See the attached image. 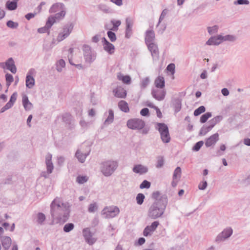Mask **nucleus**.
<instances>
[{"label":"nucleus","mask_w":250,"mask_h":250,"mask_svg":"<svg viewBox=\"0 0 250 250\" xmlns=\"http://www.w3.org/2000/svg\"><path fill=\"white\" fill-rule=\"evenodd\" d=\"M70 206L67 202H62L60 198L56 197L50 205V213L52 221L56 223L63 224L66 222L69 217Z\"/></svg>","instance_id":"1"},{"label":"nucleus","mask_w":250,"mask_h":250,"mask_svg":"<svg viewBox=\"0 0 250 250\" xmlns=\"http://www.w3.org/2000/svg\"><path fill=\"white\" fill-rule=\"evenodd\" d=\"M152 198L155 201L149 207L147 215L155 220L162 217L166 209L168 199L167 195L163 194L158 191L153 192Z\"/></svg>","instance_id":"2"},{"label":"nucleus","mask_w":250,"mask_h":250,"mask_svg":"<svg viewBox=\"0 0 250 250\" xmlns=\"http://www.w3.org/2000/svg\"><path fill=\"white\" fill-rule=\"evenodd\" d=\"M118 166L119 163L117 161L107 160L100 163V170L104 176L109 177L115 172Z\"/></svg>","instance_id":"3"},{"label":"nucleus","mask_w":250,"mask_h":250,"mask_svg":"<svg viewBox=\"0 0 250 250\" xmlns=\"http://www.w3.org/2000/svg\"><path fill=\"white\" fill-rule=\"evenodd\" d=\"M155 128L160 134L161 139L164 143H168L170 141V136L167 125L165 123H158Z\"/></svg>","instance_id":"4"},{"label":"nucleus","mask_w":250,"mask_h":250,"mask_svg":"<svg viewBox=\"0 0 250 250\" xmlns=\"http://www.w3.org/2000/svg\"><path fill=\"white\" fill-rule=\"evenodd\" d=\"M83 55L85 62L91 64L96 59L97 53L91 47L86 44L83 46Z\"/></svg>","instance_id":"5"},{"label":"nucleus","mask_w":250,"mask_h":250,"mask_svg":"<svg viewBox=\"0 0 250 250\" xmlns=\"http://www.w3.org/2000/svg\"><path fill=\"white\" fill-rule=\"evenodd\" d=\"M74 26V25L72 22L64 25L62 27V31L59 33L57 37V41L60 42L67 38L72 32Z\"/></svg>","instance_id":"6"},{"label":"nucleus","mask_w":250,"mask_h":250,"mask_svg":"<svg viewBox=\"0 0 250 250\" xmlns=\"http://www.w3.org/2000/svg\"><path fill=\"white\" fill-rule=\"evenodd\" d=\"M120 213V209L117 206L105 207L102 211L106 218H112L117 216Z\"/></svg>","instance_id":"7"},{"label":"nucleus","mask_w":250,"mask_h":250,"mask_svg":"<svg viewBox=\"0 0 250 250\" xmlns=\"http://www.w3.org/2000/svg\"><path fill=\"white\" fill-rule=\"evenodd\" d=\"M126 125L129 128L131 129L140 130L144 127L145 123L142 119L134 118L128 120L127 122Z\"/></svg>","instance_id":"8"},{"label":"nucleus","mask_w":250,"mask_h":250,"mask_svg":"<svg viewBox=\"0 0 250 250\" xmlns=\"http://www.w3.org/2000/svg\"><path fill=\"white\" fill-rule=\"evenodd\" d=\"M233 230L231 228H227L216 236L215 242L220 243L229 238L232 234Z\"/></svg>","instance_id":"9"},{"label":"nucleus","mask_w":250,"mask_h":250,"mask_svg":"<svg viewBox=\"0 0 250 250\" xmlns=\"http://www.w3.org/2000/svg\"><path fill=\"white\" fill-rule=\"evenodd\" d=\"M65 11L62 10L54 15L50 16L47 19L49 26H52L55 22L62 20L65 17Z\"/></svg>","instance_id":"10"},{"label":"nucleus","mask_w":250,"mask_h":250,"mask_svg":"<svg viewBox=\"0 0 250 250\" xmlns=\"http://www.w3.org/2000/svg\"><path fill=\"white\" fill-rule=\"evenodd\" d=\"M151 94L154 99L159 101H161L165 99L166 91L163 88H153L151 90Z\"/></svg>","instance_id":"11"},{"label":"nucleus","mask_w":250,"mask_h":250,"mask_svg":"<svg viewBox=\"0 0 250 250\" xmlns=\"http://www.w3.org/2000/svg\"><path fill=\"white\" fill-rule=\"evenodd\" d=\"M149 51L151 52L153 61H157L159 58V51L157 45L154 43L146 44Z\"/></svg>","instance_id":"12"},{"label":"nucleus","mask_w":250,"mask_h":250,"mask_svg":"<svg viewBox=\"0 0 250 250\" xmlns=\"http://www.w3.org/2000/svg\"><path fill=\"white\" fill-rule=\"evenodd\" d=\"M83 234L85 240V242L89 245H92L95 243L96 239L92 237V233L90 230V229L86 228L83 230Z\"/></svg>","instance_id":"13"},{"label":"nucleus","mask_w":250,"mask_h":250,"mask_svg":"<svg viewBox=\"0 0 250 250\" xmlns=\"http://www.w3.org/2000/svg\"><path fill=\"white\" fill-rule=\"evenodd\" d=\"M17 98V93H13L10 97V100L0 110V113L4 112L5 111L10 109L14 104Z\"/></svg>","instance_id":"14"},{"label":"nucleus","mask_w":250,"mask_h":250,"mask_svg":"<svg viewBox=\"0 0 250 250\" xmlns=\"http://www.w3.org/2000/svg\"><path fill=\"white\" fill-rule=\"evenodd\" d=\"M159 225V223L158 221H154L152 223L150 226H146L143 231L144 236L146 237L151 235L152 233L156 230Z\"/></svg>","instance_id":"15"},{"label":"nucleus","mask_w":250,"mask_h":250,"mask_svg":"<svg viewBox=\"0 0 250 250\" xmlns=\"http://www.w3.org/2000/svg\"><path fill=\"white\" fill-rule=\"evenodd\" d=\"M102 42L104 50L109 54H112L114 52L115 47L113 44L109 42L104 37L102 38Z\"/></svg>","instance_id":"16"},{"label":"nucleus","mask_w":250,"mask_h":250,"mask_svg":"<svg viewBox=\"0 0 250 250\" xmlns=\"http://www.w3.org/2000/svg\"><path fill=\"white\" fill-rule=\"evenodd\" d=\"M134 23L133 20L131 18H127L125 19L126 28H125V38L128 39L132 34V27Z\"/></svg>","instance_id":"17"},{"label":"nucleus","mask_w":250,"mask_h":250,"mask_svg":"<svg viewBox=\"0 0 250 250\" xmlns=\"http://www.w3.org/2000/svg\"><path fill=\"white\" fill-rule=\"evenodd\" d=\"M222 42L221 35L211 37L206 42L208 45H218Z\"/></svg>","instance_id":"18"},{"label":"nucleus","mask_w":250,"mask_h":250,"mask_svg":"<svg viewBox=\"0 0 250 250\" xmlns=\"http://www.w3.org/2000/svg\"><path fill=\"white\" fill-rule=\"evenodd\" d=\"M155 36L154 31L150 29H148L145 33V42L146 44L151 43H154L155 41Z\"/></svg>","instance_id":"19"},{"label":"nucleus","mask_w":250,"mask_h":250,"mask_svg":"<svg viewBox=\"0 0 250 250\" xmlns=\"http://www.w3.org/2000/svg\"><path fill=\"white\" fill-rule=\"evenodd\" d=\"M218 140L219 134L218 133H216L206 139L205 141V146L207 147L214 146Z\"/></svg>","instance_id":"20"},{"label":"nucleus","mask_w":250,"mask_h":250,"mask_svg":"<svg viewBox=\"0 0 250 250\" xmlns=\"http://www.w3.org/2000/svg\"><path fill=\"white\" fill-rule=\"evenodd\" d=\"M45 164L47 174H50L52 172L54 166L52 162V155L49 153H47L45 156Z\"/></svg>","instance_id":"21"},{"label":"nucleus","mask_w":250,"mask_h":250,"mask_svg":"<svg viewBox=\"0 0 250 250\" xmlns=\"http://www.w3.org/2000/svg\"><path fill=\"white\" fill-rule=\"evenodd\" d=\"M90 152V150H89L87 152L83 153L81 149H78L75 153V157L80 163H83L85 162L86 158L89 155Z\"/></svg>","instance_id":"22"},{"label":"nucleus","mask_w":250,"mask_h":250,"mask_svg":"<svg viewBox=\"0 0 250 250\" xmlns=\"http://www.w3.org/2000/svg\"><path fill=\"white\" fill-rule=\"evenodd\" d=\"M34 69H30L26 77V86L28 88H32L35 85V79L31 75Z\"/></svg>","instance_id":"23"},{"label":"nucleus","mask_w":250,"mask_h":250,"mask_svg":"<svg viewBox=\"0 0 250 250\" xmlns=\"http://www.w3.org/2000/svg\"><path fill=\"white\" fill-rule=\"evenodd\" d=\"M132 171L135 173L142 175L146 173L148 171V168L146 166L139 164L134 166Z\"/></svg>","instance_id":"24"},{"label":"nucleus","mask_w":250,"mask_h":250,"mask_svg":"<svg viewBox=\"0 0 250 250\" xmlns=\"http://www.w3.org/2000/svg\"><path fill=\"white\" fill-rule=\"evenodd\" d=\"M114 96L120 98H125L126 96V90L121 86L117 87L113 91Z\"/></svg>","instance_id":"25"},{"label":"nucleus","mask_w":250,"mask_h":250,"mask_svg":"<svg viewBox=\"0 0 250 250\" xmlns=\"http://www.w3.org/2000/svg\"><path fill=\"white\" fill-rule=\"evenodd\" d=\"M6 68L10 71L12 73L15 74L17 72V68L15 64V62L12 58H9L6 61Z\"/></svg>","instance_id":"26"},{"label":"nucleus","mask_w":250,"mask_h":250,"mask_svg":"<svg viewBox=\"0 0 250 250\" xmlns=\"http://www.w3.org/2000/svg\"><path fill=\"white\" fill-rule=\"evenodd\" d=\"M0 239L3 248L5 250H8L12 244V240L11 238L9 236H5L0 237Z\"/></svg>","instance_id":"27"},{"label":"nucleus","mask_w":250,"mask_h":250,"mask_svg":"<svg viewBox=\"0 0 250 250\" xmlns=\"http://www.w3.org/2000/svg\"><path fill=\"white\" fill-rule=\"evenodd\" d=\"M22 103L26 111L30 110L33 108V104L29 101L28 96L26 95L22 96Z\"/></svg>","instance_id":"28"},{"label":"nucleus","mask_w":250,"mask_h":250,"mask_svg":"<svg viewBox=\"0 0 250 250\" xmlns=\"http://www.w3.org/2000/svg\"><path fill=\"white\" fill-rule=\"evenodd\" d=\"M64 5L62 3H56L53 4L49 10L50 13H56L64 10Z\"/></svg>","instance_id":"29"},{"label":"nucleus","mask_w":250,"mask_h":250,"mask_svg":"<svg viewBox=\"0 0 250 250\" xmlns=\"http://www.w3.org/2000/svg\"><path fill=\"white\" fill-rule=\"evenodd\" d=\"M165 79L162 76H158L155 80L154 84L156 88L162 89L165 87Z\"/></svg>","instance_id":"30"},{"label":"nucleus","mask_w":250,"mask_h":250,"mask_svg":"<svg viewBox=\"0 0 250 250\" xmlns=\"http://www.w3.org/2000/svg\"><path fill=\"white\" fill-rule=\"evenodd\" d=\"M221 39L222 42L226 41L234 42L237 40V38L235 35H226L225 36L221 35Z\"/></svg>","instance_id":"31"},{"label":"nucleus","mask_w":250,"mask_h":250,"mask_svg":"<svg viewBox=\"0 0 250 250\" xmlns=\"http://www.w3.org/2000/svg\"><path fill=\"white\" fill-rule=\"evenodd\" d=\"M118 106L120 109L124 112L127 113L129 111L128 104L125 101H120L118 103Z\"/></svg>","instance_id":"32"},{"label":"nucleus","mask_w":250,"mask_h":250,"mask_svg":"<svg viewBox=\"0 0 250 250\" xmlns=\"http://www.w3.org/2000/svg\"><path fill=\"white\" fill-rule=\"evenodd\" d=\"M173 106L175 113H177L181 109V100L178 98L175 99L173 101Z\"/></svg>","instance_id":"33"},{"label":"nucleus","mask_w":250,"mask_h":250,"mask_svg":"<svg viewBox=\"0 0 250 250\" xmlns=\"http://www.w3.org/2000/svg\"><path fill=\"white\" fill-rule=\"evenodd\" d=\"M111 23L113 25V27L110 29L114 31H117L118 30L119 26L121 24L120 20H116L114 19L111 20Z\"/></svg>","instance_id":"34"},{"label":"nucleus","mask_w":250,"mask_h":250,"mask_svg":"<svg viewBox=\"0 0 250 250\" xmlns=\"http://www.w3.org/2000/svg\"><path fill=\"white\" fill-rule=\"evenodd\" d=\"M6 6L9 10H15L17 7V2L13 0L11 1H8L6 3Z\"/></svg>","instance_id":"35"},{"label":"nucleus","mask_w":250,"mask_h":250,"mask_svg":"<svg viewBox=\"0 0 250 250\" xmlns=\"http://www.w3.org/2000/svg\"><path fill=\"white\" fill-rule=\"evenodd\" d=\"M118 78L119 80L122 81V82L125 84H129L131 82V78L130 76L128 75L124 76L120 74L118 75Z\"/></svg>","instance_id":"36"},{"label":"nucleus","mask_w":250,"mask_h":250,"mask_svg":"<svg viewBox=\"0 0 250 250\" xmlns=\"http://www.w3.org/2000/svg\"><path fill=\"white\" fill-rule=\"evenodd\" d=\"M114 113L112 110L110 109L108 111V116L104 121V124H110L113 122Z\"/></svg>","instance_id":"37"},{"label":"nucleus","mask_w":250,"mask_h":250,"mask_svg":"<svg viewBox=\"0 0 250 250\" xmlns=\"http://www.w3.org/2000/svg\"><path fill=\"white\" fill-rule=\"evenodd\" d=\"M98 204L96 202H93L89 204L88 208V211L89 213H94L98 210Z\"/></svg>","instance_id":"38"},{"label":"nucleus","mask_w":250,"mask_h":250,"mask_svg":"<svg viewBox=\"0 0 250 250\" xmlns=\"http://www.w3.org/2000/svg\"><path fill=\"white\" fill-rule=\"evenodd\" d=\"M65 62L62 59L60 60L56 64V69L58 72H61L62 68L65 67Z\"/></svg>","instance_id":"39"},{"label":"nucleus","mask_w":250,"mask_h":250,"mask_svg":"<svg viewBox=\"0 0 250 250\" xmlns=\"http://www.w3.org/2000/svg\"><path fill=\"white\" fill-rule=\"evenodd\" d=\"M150 80L149 78L148 77H146L144 79H143L140 83V87L141 88L145 89L146 87V86L148 85L149 83Z\"/></svg>","instance_id":"40"},{"label":"nucleus","mask_w":250,"mask_h":250,"mask_svg":"<svg viewBox=\"0 0 250 250\" xmlns=\"http://www.w3.org/2000/svg\"><path fill=\"white\" fill-rule=\"evenodd\" d=\"M181 175V169L180 167H177L174 170L173 175V180H175L180 178Z\"/></svg>","instance_id":"41"},{"label":"nucleus","mask_w":250,"mask_h":250,"mask_svg":"<svg viewBox=\"0 0 250 250\" xmlns=\"http://www.w3.org/2000/svg\"><path fill=\"white\" fill-rule=\"evenodd\" d=\"M45 220V215L42 212H39L37 214V222L38 224L40 225H42L43 224V222Z\"/></svg>","instance_id":"42"},{"label":"nucleus","mask_w":250,"mask_h":250,"mask_svg":"<svg viewBox=\"0 0 250 250\" xmlns=\"http://www.w3.org/2000/svg\"><path fill=\"white\" fill-rule=\"evenodd\" d=\"M164 158L163 156H159L157 157V164L156 167L158 168H161L164 165Z\"/></svg>","instance_id":"43"},{"label":"nucleus","mask_w":250,"mask_h":250,"mask_svg":"<svg viewBox=\"0 0 250 250\" xmlns=\"http://www.w3.org/2000/svg\"><path fill=\"white\" fill-rule=\"evenodd\" d=\"M208 32L209 35L215 34L218 32V26L217 25H214L213 26H209L207 27Z\"/></svg>","instance_id":"44"},{"label":"nucleus","mask_w":250,"mask_h":250,"mask_svg":"<svg viewBox=\"0 0 250 250\" xmlns=\"http://www.w3.org/2000/svg\"><path fill=\"white\" fill-rule=\"evenodd\" d=\"M212 128L209 125L203 126L200 131V134L201 135H205L208 132H209Z\"/></svg>","instance_id":"45"},{"label":"nucleus","mask_w":250,"mask_h":250,"mask_svg":"<svg viewBox=\"0 0 250 250\" xmlns=\"http://www.w3.org/2000/svg\"><path fill=\"white\" fill-rule=\"evenodd\" d=\"M211 112H207L205 114L202 115L200 118V122L201 123H205L207 122L208 119L211 117Z\"/></svg>","instance_id":"46"},{"label":"nucleus","mask_w":250,"mask_h":250,"mask_svg":"<svg viewBox=\"0 0 250 250\" xmlns=\"http://www.w3.org/2000/svg\"><path fill=\"white\" fill-rule=\"evenodd\" d=\"M98 8L105 13H109L111 12V9L104 4H100L98 5Z\"/></svg>","instance_id":"47"},{"label":"nucleus","mask_w":250,"mask_h":250,"mask_svg":"<svg viewBox=\"0 0 250 250\" xmlns=\"http://www.w3.org/2000/svg\"><path fill=\"white\" fill-rule=\"evenodd\" d=\"M74 225L73 223H67L63 227V231L65 232H69L73 229Z\"/></svg>","instance_id":"48"},{"label":"nucleus","mask_w":250,"mask_h":250,"mask_svg":"<svg viewBox=\"0 0 250 250\" xmlns=\"http://www.w3.org/2000/svg\"><path fill=\"white\" fill-rule=\"evenodd\" d=\"M206 110V108L204 106L202 105L195 109L194 111V115L195 116L200 115L201 113L204 112Z\"/></svg>","instance_id":"49"},{"label":"nucleus","mask_w":250,"mask_h":250,"mask_svg":"<svg viewBox=\"0 0 250 250\" xmlns=\"http://www.w3.org/2000/svg\"><path fill=\"white\" fill-rule=\"evenodd\" d=\"M145 198V196L143 193L138 194L136 196L137 203L139 205H142L144 202Z\"/></svg>","instance_id":"50"},{"label":"nucleus","mask_w":250,"mask_h":250,"mask_svg":"<svg viewBox=\"0 0 250 250\" xmlns=\"http://www.w3.org/2000/svg\"><path fill=\"white\" fill-rule=\"evenodd\" d=\"M107 36L109 38L110 41L111 42H114L116 41L117 38H116V34L114 32H112V30L108 31L107 32Z\"/></svg>","instance_id":"51"},{"label":"nucleus","mask_w":250,"mask_h":250,"mask_svg":"<svg viewBox=\"0 0 250 250\" xmlns=\"http://www.w3.org/2000/svg\"><path fill=\"white\" fill-rule=\"evenodd\" d=\"M52 26H49L48 24V20L46 21V24L45 26L41 28H39L38 29V32L40 33H44L46 32Z\"/></svg>","instance_id":"52"},{"label":"nucleus","mask_w":250,"mask_h":250,"mask_svg":"<svg viewBox=\"0 0 250 250\" xmlns=\"http://www.w3.org/2000/svg\"><path fill=\"white\" fill-rule=\"evenodd\" d=\"M204 144L203 141H200L196 143L192 147V150L194 151H199Z\"/></svg>","instance_id":"53"},{"label":"nucleus","mask_w":250,"mask_h":250,"mask_svg":"<svg viewBox=\"0 0 250 250\" xmlns=\"http://www.w3.org/2000/svg\"><path fill=\"white\" fill-rule=\"evenodd\" d=\"M6 25L12 29H16L18 27V23L12 21H8L6 23Z\"/></svg>","instance_id":"54"},{"label":"nucleus","mask_w":250,"mask_h":250,"mask_svg":"<svg viewBox=\"0 0 250 250\" xmlns=\"http://www.w3.org/2000/svg\"><path fill=\"white\" fill-rule=\"evenodd\" d=\"M150 187V183L146 180H145L140 185V188L141 189L143 188H148Z\"/></svg>","instance_id":"55"},{"label":"nucleus","mask_w":250,"mask_h":250,"mask_svg":"<svg viewBox=\"0 0 250 250\" xmlns=\"http://www.w3.org/2000/svg\"><path fill=\"white\" fill-rule=\"evenodd\" d=\"M5 79L6 81V84L8 86H9L14 80L13 76L8 73L5 75Z\"/></svg>","instance_id":"56"},{"label":"nucleus","mask_w":250,"mask_h":250,"mask_svg":"<svg viewBox=\"0 0 250 250\" xmlns=\"http://www.w3.org/2000/svg\"><path fill=\"white\" fill-rule=\"evenodd\" d=\"M175 66L174 63H170L167 67V70L170 72L172 75H173L175 73Z\"/></svg>","instance_id":"57"},{"label":"nucleus","mask_w":250,"mask_h":250,"mask_svg":"<svg viewBox=\"0 0 250 250\" xmlns=\"http://www.w3.org/2000/svg\"><path fill=\"white\" fill-rule=\"evenodd\" d=\"M87 180V178L86 176H79L77 178V182L79 184H83L86 182Z\"/></svg>","instance_id":"58"},{"label":"nucleus","mask_w":250,"mask_h":250,"mask_svg":"<svg viewBox=\"0 0 250 250\" xmlns=\"http://www.w3.org/2000/svg\"><path fill=\"white\" fill-rule=\"evenodd\" d=\"M250 2L248 0H237L234 1V4L235 5H248Z\"/></svg>","instance_id":"59"},{"label":"nucleus","mask_w":250,"mask_h":250,"mask_svg":"<svg viewBox=\"0 0 250 250\" xmlns=\"http://www.w3.org/2000/svg\"><path fill=\"white\" fill-rule=\"evenodd\" d=\"M167 13V9H164L163 10L160 17L159 19V21L157 26L165 18V16Z\"/></svg>","instance_id":"60"},{"label":"nucleus","mask_w":250,"mask_h":250,"mask_svg":"<svg viewBox=\"0 0 250 250\" xmlns=\"http://www.w3.org/2000/svg\"><path fill=\"white\" fill-rule=\"evenodd\" d=\"M71 116L70 114L66 113L62 116V120L66 123H68L71 119Z\"/></svg>","instance_id":"61"},{"label":"nucleus","mask_w":250,"mask_h":250,"mask_svg":"<svg viewBox=\"0 0 250 250\" xmlns=\"http://www.w3.org/2000/svg\"><path fill=\"white\" fill-rule=\"evenodd\" d=\"M140 114L143 116H148L149 109L147 108H144L141 110Z\"/></svg>","instance_id":"62"},{"label":"nucleus","mask_w":250,"mask_h":250,"mask_svg":"<svg viewBox=\"0 0 250 250\" xmlns=\"http://www.w3.org/2000/svg\"><path fill=\"white\" fill-rule=\"evenodd\" d=\"M208 184L206 181H203L202 183H200L198 186V188L200 190H204L206 188Z\"/></svg>","instance_id":"63"},{"label":"nucleus","mask_w":250,"mask_h":250,"mask_svg":"<svg viewBox=\"0 0 250 250\" xmlns=\"http://www.w3.org/2000/svg\"><path fill=\"white\" fill-rule=\"evenodd\" d=\"M226 146L225 145H222L220 146V150H218L217 152V154L216 155L217 156H221L223 155V153L221 152L220 151H225L226 150Z\"/></svg>","instance_id":"64"}]
</instances>
